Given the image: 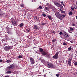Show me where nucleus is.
<instances>
[{
	"label": "nucleus",
	"instance_id": "f257e3e1",
	"mask_svg": "<svg viewBox=\"0 0 77 77\" xmlns=\"http://www.w3.org/2000/svg\"><path fill=\"white\" fill-rule=\"evenodd\" d=\"M11 49H12V46H5L4 48V50L5 51H9Z\"/></svg>",
	"mask_w": 77,
	"mask_h": 77
},
{
	"label": "nucleus",
	"instance_id": "f03ea898",
	"mask_svg": "<svg viewBox=\"0 0 77 77\" xmlns=\"http://www.w3.org/2000/svg\"><path fill=\"white\" fill-rule=\"evenodd\" d=\"M55 15L57 17L60 19V20H62V17L61 16V15L59 14V13L58 12H57L55 13Z\"/></svg>",
	"mask_w": 77,
	"mask_h": 77
},
{
	"label": "nucleus",
	"instance_id": "7ed1b4c3",
	"mask_svg": "<svg viewBox=\"0 0 77 77\" xmlns=\"http://www.w3.org/2000/svg\"><path fill=\"white\" fill-rule=\"evenodd\" d=\"M59 52H57L55 55L53 56L52 58L55 59H58V54H59Z\"/></svg>",
	"mask_w": 77,
	"mask_h": 77
},
{
	"label": "nucleus",
	"instance_id": "20e7f679",
	"mask_svg": "<svg viewBox=\"0 0 77 77\" xmlns=\"http://www.w3.org/2000/svg\"><path fill=\"white\" fill-rule=\"evenodd\" d=\"M63 33L64 35H63V38L65 39L68 38H69V35H68V33H66L65 32H64Z\"/></svg>",
	"mask_w": 77,
	"mask_h": 77
},
{
	"label": "nucleus",
	"instance_id": "39448f33",
	"mask_svg": "<svg viewBox=\"0 0 77 77\" xmlns=\"http://www.w3.org/2000/svg\"><path fill=\"white\" fill-rule=\"evenodd\" d=\"M11 20L13 25L14 26H17V24L16 23V22L15 21V20L13 19V18H11Z\"/></svg>",
	"mask_w": 77,
	"mask_h": 77
},
{
	"label": "nucleus",
	"instance_id": "423d86ee",
	"mask_svg": "<svg viewBox=\"0 0 77 77\" xmlns=\"http://www.w3.org/2000/svg\"><path fill=\"white\" fill-rule=\"evenodd\" d=\"M6 31L7 33H8V34H12V29H7L6 30Z\"/></svg>",
	"mask_w": 77,
	"mask_h": 77
},
{
	"label": "nucleus",
	"instance_id": "0eeeda50",
	"mask_svg": "<svg viewBox=\"0 0 77 77\" xmlns=\"http://www.w3.org/2000/svg\"><path fill=\"white\" fill-rule=\"evenodd\" d=\"M48 68H54V65L52 63H49L48 64Z\"/></svg>",
	"mask_w": 77,
	"mask_h": 77
},
{
	"label": "nucleus",
	"instance_id": "6e6552de",
	"mask_svg": "<svg viewBox=\"0 0 77 77\" xmlns=\"http://www.w3.org/2000/svg\"><path fill=\"white\" fill-rule=\"evenodd\" d=\"M29 60L30 62L32 64H34V63H35V60L33 58L30 57H29Z\"/></svg>",
	"mask_w": 77,
	"mask_h": 77
},
{
	"label": "nucleus",
	"instance_id": "1a4fd4ad",
	"mask_svg": "<svg viewBox=\"0 0 77 77\" xmlns=\"http://www.w3.org/2000/svg\"><path fill=\"white\" fill-rule=\"evenodd\" d=\"M72 59V57L71 58H69L68 61V63L69 64V66H70L71 65V61Z\"/></svg>",
	"mask_w": 77,
	"mask_h": 77
},
{
	"label": "nucleus",
	"instance_id": "9d476101",
	"mask_svg": "<svg viewBox=\"0 0 77 77\" xmlns=\"http://www.w3.org/2000/svg\"><path fill=\"white\" fill-rule=\"evenodd\" d=\"M14 68V64H12L10 66H9L8 67V69L10 70L11 69H13V68Z\"/></svg>",
	"mask_w": 77,
	"mask_h": 77
},
{
	"label": "nucleus",
	"instance_id": "9b49d317",
	"mask_svg": "<svg viewBox=\"0 0 77 77\" xmlns=\"http://www.w3.org/2000/svg\"><path fill=\"white\" fill-rule=\"evenodd\" d=\"M54 5H55L57 6L58 7H59V6L60 4L59 3L57 2H54Z\"/></svg>",
	"mask_w": 77,
	"mask_h": 77
},
{
	"label": "nucleus",
	"instance_id": "f8f14e48",
	"mask_svg": "<svg viewBox=\"0 0 77 77\" xmlns=\"http://www.w3.org/2000/svg\"><path fill=\"white\" fill-rule=\"evenodd\" d=\"M41 54H42V55H43V56H46L47 54V52L45 51H42V53H41Z\"/></svg>",
	"mask_w": 77,
	"mask_h": 77
},
{
	"label": "nucleus",
	"instance_id": "ddd939ff",
	"mask_svg": "<svg viewBox=\"0 0 77 77\" xmlns=\"http://www.w3.org/2000/svg\"><path fill=\"white\" fill-rule=\"evenodd\" d=\"M33 29L35 30H38V26L37 25H35L34 26Z\"/></svg>",
	"mask_w": 77,
	"mask_h": 77
},
{
	"label": "nucleus",
	"instance_id": "4468645a",
	"mask_svg": "<svg viewBox=\"0 0 77 77\" xmlns=\"http://www.w3.org/2000/svg\"><path fill=\"white\" fill-rule=\"evenodd\" d=\"M39 52H40L41 53H42L43 51H44V50H43V49L42 48H40L39 50Z\"/></svg>",
	"mask_w": 77,
	"mask_h": 77
},
{
	"label": "nucleus",
	"instance_id": "2eb2a0df",
	"mask_svg": "<svg viewBox=\"0 0 77 77\" xmlns=\"http://www.w3.org/2000/svg\"><path fill=\"white\" fill-rule=\"evenodd\" d=\"M45 57H47V58H50V54H46Z\"/></svg>",
	"mask_w": 77,
	"mask_h": 77
},
{
	"label": "nucleus",
	"instance_id": "dca6fc26",
	"mask_svg": "<svg viewBox=\"0 0 77 77\" xmlns=\"http://www.w3.org/2000/svg\"><path fill=\"white\" fill-rule=\"evenodd\" d=\"M6 14L5 13H0V17H2V16H3L5 15Z\"/></svg>",
	"mask_w": 77,
	"mask_h": 77
},
{
	"label": "nucleus",
	"instance_id": "f3484780",
	"mask_svg": "<svg viewBox=\"0 0 77 77\" xmlns=\"http://www.w3.org/2000/svg\"><path fill=\"white\" fill-rule=\"evenodd\" d=\"M47 17L48 18H49V20H52L51 17L50 16L48 15Z\"/></svg>",
	"mask_w": 77,
	"mask_h": 77
},
{
	"label": "nucleus",
	"instance_id": "a211bd4d",
	"mask_svg": "<svg viewBox=\"0 0 77 77\" xmlns=\"http://www.w3.org/2000/svg\"><path fill=\"white\" fill-rule=\"evenodd\" d=\"M24 25V23H20V27H23V26Z\"/></svg>",
	"mask_w": 77,
	"mask_h": 77
},
{
	"label": "nucleus",
	"instance_id": "6ab92c4d",
	"mask_svg": "<svg viewBox=\"0 0 77 77\" xmlns=\"http://www.w3.org/2000/svg\"><path fill=\"white\" fill-rule=\"evenodd\" d=\"M73 13L72 12L70 11L69 13V15H72Z\"/></svg>",
	"mask_w": 77,
	"mask_h": 77
},
{
	"label": "nucleus",
	"instance_id": "aec40b11",
	"mask_svg": "<svg viewBox=\"0 0 77 77\" xmlns=\"http://www.w3.org/2000/svg\"><path fill=\"white\" fill-rule=\"evenodd\" d=\"M7 74H11V71L9 70V71L6 72Z\"/></svg>",
	"mask_w": 77,
	"mask_h": 77
},
{
	"label": "nucleus",
	"instance_id": "412c9836",
	"mask_svg": "<svg viewBox=\"0 0 77 77\" xmlns=\"http://www.w3.org/2000/svg\"><path fill=\"white\" fill-rule=\"evenodd\" d=\"M61 17H62V20L63 19V18H64V17H65L66 15H61Z\"/></svg>",
	"mask_w": 77,
	"mask_h": 77
},
{
	"label": "nucleus",
	"instance_id": "4be33fe9",
	"mask_svg": "<svg viewBox=\"0 0 77 77\" xmlns=\"http://www.w3.org/2000/svg\"><path fill=\"white\" fill-rule=\"evenodd\" d=\"M20 6L21 7H22V8H24V5L23 4H20Z\"/></svg>",
	"mask_w": 77,
	"mask_h": 77
},
{
	"label": "nucleus",
	"instance_id": "5701e85b",
	"mask_svg": "<svg viewBox=\"0 0 77 77\" xmlns=\"http://www.w3.org/2000/svg\"><path fill=\"white\" fill-rule=\"evenodd\" d=\"M58 7H59L60 8H63V6H62V5H61L60 4V5L58 6Z\"/></svg>",
	"mask_w": 77,
	"mask_h": 77
},
{
	"label": "nucleus",
	"instance_id": "b1692460",
	"mask_svg": "<svg viewBox=\"0 0 77 77\" xmlns=\"http://www.w3.org/2000/svg\"><path fill=\"white\" fill-rule=\"evenodd\" d=\"M45 9L46 11H48L49 10V8L48 7H45Z\"/></svg>",
	"mask_w": 77,
	"mask_h": 77
},
{
	"label": "nucleus",
	"instance_id": "393cba45",
	"mask_svg": "<svg viewBox=\"0 0 77 77\" xmlns=\"http://www.w3.org/2000/svg\"><path fill=\"white\" fill-rule=\"evenodd\" d=\"M6 62L7 63H11V61L9 60L6 61Z\"/></svg>",
	"mask_w": 77,
	"mask_h": 77
},
{
	"label": "nucleus",
	"instance_id": "a878e982",
	"mask_svg": "<svg viewBox=\"0 0 77 77\" xmlns=\"http://www.w3.org/2000/svg\"><path fill=\"white\" fill-rule=\"evenodd\" d=\"M18 57L19 58V59H21V58H23V56L21 55H19Z\"/></svg>",
	"mask_w": 77,
	"mask_h": 77
},
{
	"label": "nucleus",
	"instance_id": "bb28decb",
	"mask_svg": "<svg viewBox=\"0 0 77 77\" xmlns=\"http://www.w3.org/2000/svg\"><path fill=\"white\" fill-rule=\"evenodd\" d=\"M70 29L72 31H74V28H71V27L70 28Z\"/></svg>",
	"mask_w": 77,
	"mask_h": 77
},
{
	"label": "nucleus",
	"instance_id": "cd10ccee",
	"mask_svg": "<svg viewBox=\"0 0 77 77\" xmlns=\"http://www.w3.org/2000/svg\"><path fill=\"white\" fill-rule=\"evenodd\" d=\"M73 63L75 65H77V62L74 61Z\"/></svg>",
	"mask_w": 77,
	"mask_h": 77
},
{
	"label": "nucleus",
	"instance_id": "c85d7f7f",
	"mask_svg": "<svg viewBox=\"0 0 77 77\" xmlns=\"http://www.w3.org/2000/svg\"><path fill=\"white\" fill-rule=\"evenodd\" d=\"M63 45H67L68 44H67V43H66L64 42L63 43Z\"/></svg>",
	"mask_w": 77,
	"mask_h": 77
},
{
	"label": "nucleus",
	"instance_id": "c756f323",
	"mask_svg": "<svg viewBox=\"0 0 77 77\" xmlns=\"http://www.w3.org/2000/svg\"><path fill=\"white\" fill-rule=\"evenodd\" d=\"M72 49V48H71L69 47L68 48V51H71Z\"/></svg>",
	"mask_w": 77,
	"mask_h": 77
},
{
	"label": "nucleus",
	"instance_id": "7c9ffc66",
	"mask_svg": "<svg viewBox=\"0 0 77 77\" xmlns=\"http://www.w3.org/2000/svg\"><path fill=\"white\" fill-rule=\"evenodd\" d=\"M73 8H74V9H77V6H76L75 5L74 6Z\"/></svg>",
	"mask_w": 77,
	"mask_h": 77
},
{
	"label": "nucleus",
	"instance_id": "2f4dec72",
	"mask_svg": "<svg viewBox=\"0 0 77 77\" xmlns=\"http://www.w3.org/2000/svg\"><path fill=\"white\" fill-rule=\"evenodd\" d=\"M43 17H46V14H42Z\"/></svg>",
	"mask_w": 77,
	"mask_h": 77
},
{
	"label": "nucleus",
	"instance_id": "473e14b6",
	"mask_svg": "<svg viewBox=\"0 0 77 77\" xmlns=\"http://www.w3.org/2000/svg\"><path fill=\"white\" fill-rule=\"evenodd\" d=\"M26 30L28 32H29L30 30V29H26Z\"/></svg>",
	"mask_w": 77,
	"mask_h": 77
},
{
	"label": "nucleus",
	"instance_id": "72a5a7b5",
	"mask_svg": "<svg viewBox=\"0 0 77 77\" xmlns=\"http://www.w3.org/2000/svg\"><path fill=\"white\" fill-rule=\"evenodd\" d=\"M42 25H43V26H45V25L46 24V23H42Z\"/></svg>",
	"mask_w": 77,
	"mask_h": 77
},
{
	"label": "nucleus",
	"instance_id": "f704fd0d",
	"mask_svg": "<svg viewBox=\"0 0 77 77\" xmlns=\"http://www.w3.org/2000/svg\"><path fill=\"white\" fill-rule=\"evenodd\" d=\"M39 8L40 9H42V6H40L39 7Z\"/></svg>",
	"mask_w": 77,
	"mask_h": 77
},
{
	"label": "nucleus",
	"instance_id": "c9c22d12",
	"mask_svg": "<svg viewBox=\"0 0 77 77\" xmlns=\"http://www.w3.org/2000/svg\"><path fill=\"white\" fill-rule=\"evenodd\" d=\"M56 77H59V75L58 74H56Z\"/></svg>",
	"mask_w": 77,
	"mask_h": 77
},
{
	"label": "nucleus",
	"instance_id": "e433bc0d",
	"mask_svg": "<svg viewBox=\"0 0 77 77\" xmlns=\"http://www.w3.org/2000/svg\"><path fill=\"white\" fill-rule=\"evenodd\" d=\"M59 34H60V35H63V33H62V32H60Z\"/></svg>",
	"mask_w": 77,
	"mask_h": 77
},
{
	"label": "nucleus",
	"instance_id": "4c0bfd02",
	"mask_svg": "<svg viewBox=\"0 0 77 77\" xmlns=\"http://www.w3.org/2000/svg\"><path fill=\"white\" fill-rule=\"evenodd\" d=\"M55 41H56V39L53 40L52 41V42L53 43V42H55Z\"/></svg>",
	"mask_w": 77,
	"mask_h": 77
},
{
	"label": "nucleus",
	"instance_id": "58836bf2",
	"mask_svg": "<svg viewBox=\"0 0 77 77\" xmlns=\"http://www.w3.org/2000/svg\"><path fill=\"white\" fill-rule=\"evenodd\" d=\"M52 33H54V34H55V32H54V30L52 31Z\"/></svg>",
	"mask_w": 77,
	"mask_h": 77
},
{
	"label": "nucleus",
	"instance_id": "ea45409f",
	"mask_svg": "<svg viewBox=\"0 0 77 77\" xmlns=\"http://www.w3.org/2000/svg\"><path fill=\"white\" fill-rule=\"evenodd\" d=\"M5 41V39H2V42H3V41Z\"/></svg>",
	"mask_w": 77,
	"mask_h": 77
},
{
	"label": "nucleus",
	"instance_id": "a19ab883",
	"mask_svg": "<svg viewBox=\"0 0 77 77\" xmlns=\"http://www.w3.org/2000/svg\"><path fill=\"white\" fill-rule=\"evenodd\" d=\"M74 8H71V9L72 11H74Z\"/></svg>",
	"mask_w": 77,
	"mask_h": 77
},
{
	"label": "nucleus",
	"instance_id": "79ce46f5",
	"mask_svg": "<svg viewBox=\"0 0 77 77\" xmlns=\"http://www.w3.org/2000/svg\"><path fill=\"white\" fill-rule=\"evenodd\" d=\"M75 26V24H74V23H73L72 25V26Z\"/></svg>",
	"mask_w": 77,
	"mask_h": 77
},
{
	"label": "nucleus",
	"instance_id": "37998d69",
	"mask_svg": "<svg viewBox=\"0 0 77 77\" xmlns=\"http://www.w3.org/2000/svg\"><path fill=\"white\" fill-rule=\"evenodd\" d=\"M62 12L64 14H65V11H62Z\"/></svg>",
	"mask_w": 77,
	"mask_h": 77
},
{
	"label": "nucleus",
	"instance_id": "c03bdc74",
	"mask_svg": "<svg viewBox=\"0 0 77 77\" xmlns=\"http://www.w3.org/2000/svg\"><path fill=\"white\" fill-rule=\"evenodd\" d=\"M4 77H9V75H6V76H5Z\"/></svg>",
	"mask_w": 77,
	"mask_h": 77
},
{
	"label": "nucleus",
	"instance_id": "a18cd8bd",
	"mask_svg": "<svg viewBox=\"0 0 77 77\" xmlns=\"http://www.w3.org/2000/svg\"><path fill=\"white\" fill-rule=\"evenodd\" d=\"M71 31V30L69 29H68V32L69 33H71V32H70Z\"/></svg>",
	"mask_w": 77,
	"mask_h": 77
},
{
	"label": "nucleus",
	"instance_id": "49530a36",
	"mask_svg": "<svg viewBox=\"0 0 77 77\" xmlns=\"http://www.w3.org/2000/svg\"><path fill=\"white\" fill-rule=\"evenodd\" d=\"M2 62V60H0V63H1Z\"/></svg>",
	"mask_w": 77,
	"mask_h": 77
},
{
	"label": "nucleus",
	"instance_id": "de8ad7c7",
	"mask_svg": "<svg viewBox=\"0 0 77 77\" xmlns=\"http://www.w3.org/2000/svg\"><path fill=\"white\" fill-rule=\"evenodd\" d=\"M61 4L63 5V2H61Z\"/></svg>",
	"mask_w": 77,
	"mask_h": 77
},
{
	"label": "nucleus",
	"instance_id": "09e8293b",
	"mask_svg": "<svg viewBox=\"0 0 77 77\" xmlns=\"http://www.w3.org/2000/svg\"><path fill=\"white\" fill-rule=\"evenodd\" d=\"M62 5H63V6H65V4H63Z\"/></svg>",
	"mask_w": 77,
	"mask_h": 77
},
{
	"label": "nucleus",
	"instance_id": "8fccbe9b",
	"mask_svg": "<svg viewBox=\"0 0 77 77\" xmlns=\"http://www.w3.org/2000/svg\"><path fill=\"white\" fill-rule=\"evenodd\" d=\"M36 0H34L33 2H36Z\"/></svg>",
	"mask_w": 77,
	"mask_h": 77
},
{
	"label": "nucleus",
	"instance_id": "3c124183",
	"mask_svg": "<svg viewBox=\"0 0 77 77\" xmlns=\"http://www.w3.org/2000/svg\"><path fill=\"white\" fill-rule=\"evenodd\" d=\"M70 42H71V43H72V42H73V41H70Z\"/></svg>",
	"mask_w": 77,
	"mask_h": 77
},
{
	"label": "nucleus",
	"instance_id": "603ef678",
	"mask_svg": "<svg viewBox=\"0 0 77 77\" xmlns=\"http://www.w3.org/2000/svg\"><path fill=\"white\" fill-rule=\"evenodd\" d=\"M75 17H76V19L77 20V16H76Z\"/></svg>",
	"mask_w": 77,
	"mask_h": 77
},
{
	"label": "nucleus",
	"instance_id": "864d4df0",
	"mask_svg": "<svg viewBox=\"0 0 77 77\" xmlns=\"http://www.w3.org/2000/svg\"><path fill=\"white\" fill-rule=\"evenodd\" d=\"M35 18H36V19H37V17H35Z\"/></svg>",
	"mask_w": 77,
	"mask_h": 77
},
{
	"label": "nucleus",
	"instance_id": "5fc2aeb1",
	"mask_svg": "<svg viewBox=\"0 0 77 77\" xmlns=\"http://www.w3.org/2000/svg\"><path fill=\"white\" fill-rule=\"evenodd\" d=\"M38 25H39L40 26V25H41V24L39 23H38Z\"/></svg>",
	"mask_w": 77,
	"mask_h": 77
},
{
	"label": "nucleus",
	"instance_id": "6e6d98bb",
	"mask_svg": "<svg viewBox=\"0 0 77 77\" xmlns=\"http://www.w3.org/2000/svg\"><path fill=\"white\" fill-rule=\"evenodd\" d=\"M76 4L77 5V1L76 2Z\"/></svg>",
	"mask_w": 77,
	"mask_h": 77
},
{
	"label": "nucleus",
	"instance_id": "4d7b16f0",
	"mask_svg": "<svg viewBox=\"0 0 77 77\" xmlns=\"http://www.w3.org/2000/svg\"><path fill=\"white\" fill-rule=\"evenodd\" d=\"M47 5H49V4L47 3Z\"/></svg>",
	"mask_w": 77,
	"mask_h": 77
},
{
	"label": "nucleus",
	"instance_id": "13d9d810",
	"mask_svg": "<svg viewBox=\"0 0 77 77\" xmlns=\"http://www.w3.org/2000/svg\"><path fill=\"white\" fill-rule=\"evenodd\" d=\"M76 54H77V51H76Z\"/></svg>",
	"mask_w": 77,
	"mask_h": 77
},
{
	"label": "nucleus",
	"instance_id": "bf43d9fd",
	"mask_svg": "<svg viewBox=\"0 0 77 77\" xmlns=\"http://www.w3.org/2000/svg\"><path fill=\"white\" fill-rule=\"evenodd\" d=\"M1 58V56H0V59Z\"/></svg>",
	"mask_w": 77,
	"mask_h": 77
}]
</instances>
